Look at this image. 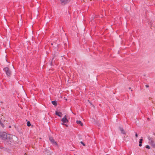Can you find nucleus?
I'll return each mask as SVG.
<instances>
[{
  "mask_svg": "<svg viewBox=\"0 0 155 155\" xmlns=\"http://www.w3.org/2000/svg\"><path fill=\"white\" fill-rule=\"evenodd\" d=\"M49 140L50 141H51L53 143L55 144L56 145H57V142L54 140L52 137H50L49 138Z\"/></svg>",
  "mask_w": 155,
  "mask_h": 155,
  "instance_id": "nucleus-5",
  "label": "nucleus"
},
{
  "mask_svg": "<svg viewBox=\"0 0 155 155\" xmlns=\"http://www.w3.org/2000/svg\"><path fill=\"white\" fill-rule=\"evenodd\" d=\"M12 135L9 134H7L5 132H0V138L5 140L9 144H11L13 142Z\"/></svg>",
  "mask_w": 155,
  "mask_h": 155,
  "instance_id": "nucleus-1",
  "label": "nucleus"
},
{
  "mask_svg": "<svg viewBox=\"0 0 155 155\" xmlns=\"http://www.w3.org/2000/svg\"><path fill=\"white\" fill-rule=\"evenodd\" d=\"M0 124H1L2 126L3 125V124L2 123L1 120H0Z\"/></svg>",
  "mask_w": 155,
  "mask_h": 155,
  "instance_id": "nucleus-17",
  "label": "nucleus"
},
{
  "mask_svg": "<svg viewBox=\"0 0 155 155\" xmlns=\"http://www.w3.org/2000/svg\"><path fill=\"white\" fill-rule=\"evenodd\" d=\"M4 71H5L6 75L9 76L11 75V71L9 70V68H3Z\"/></svg>",
  "mask_w": 155,
  "mask_h": 155,
  "instance_id": "nucleus-3",
  "label": "nucleus"
},
{
  "mask_svg": "<svg viewBox=\"0 0 155 155\" xmlns=\"http://www.w3.org/2000/svg\"><path fill=\"white\" fill-rule=\"evenodd\" d=\"M62 124L64 125H65L67 127L68 126V125H66V124Z\"/></svg>",
  "mask_w": 155,
  "mask_h": 155,
  "instance_id": "nucleus-21",
  "label": "nucleus"
},
{
  "mask_svg": "<svg viewBox=\"0 0 155 155\" xmlns=\"http://www.w3.org/2000/svg\"><path fill=\"white\" fill-rule=\"evenodd\" d=\"M52 104L54 105H57V103L55 101H52L51 102Z\"/></svg>",
  "mask_w": 155,
  "mask_h": 155,
  "instance_id": "nucleus-12",
  "label": "nucleus"
},
{
  "mask_svg": "<svg viewBox=\"0 0 155 155\" xmlns=\"http://www.w3.org/2000/svg\"><path fill=\"white\" fill-rule=\"evenodd\" d=\"M27 125L28 127H30L31 125V124L30 121H28L27 122Z\"/></svg>",
  "mask_w": 155,
  "mask_h": 155,
  "instance_id": "nucleus-14",
  "label": "nucleus"
},
{
  "mask_svg": "<svg viewBox=\"0 0 155 155\" xmlns=\"http://www.w3.org/2000/svg\"><path fill=\"white\" fill-rule=\"evenodd\" d=\"M55 114L59 117H61L62 115V113L61 112H58L57 111L55 112Z\"/></svg>",
  "mask_w": 155,
  "mask_h": 155,
  "instance_id": "nucleus-7",
  "label": "nucleus"
},
{
  "mask_svg": "<svg viewBox=\"0 0 155 155\" xmlns=\"http://www.w3.org/2000/svg\"><path fill=\"white\" fill-rule=\"evenodd\" d=\"M81 144H83L84 146H85V144H84V143L82 141H81Z\"/></svg>",
  "mask_w": 155,
  "mask_h": 155,
  "instance_id": "nucleus-16",
  "label": "nucleus"
},
{
  "mask_svg": "<svg viewBox=\"0 0 155 155\" xmlns=\"http://www.w3.org/2000/svg\"><path fill=\"white\" fill-rule=\"evenodd\" d=\"M50 64L51 65V66H52V62L50 63Z\"/></svg>",
  "mask_w": 155,
  "mask_h": 155,
  "instance_id": "nucleus-23",
  "label": "nucleus"
},
{
  "mask_svg": "<svg viewBox=\"0 0 155 155\" xmlns=\"http://www.w3.org/2000/svg\"><path fill=\"white\" fill-rule=\"evenodd\" d=\"M146 148H147L148 149H150V147L149 145H147V146H146Z\"/></svg>",
  "mask_w": 155,
  "mask_h": 155,
  "instance_id": "nucleus-15",
  "label": "nucleus"
},
{
  "mask_svg": "<svg viewBox=\"0 0 155 155\" xmlns=\"http://www.w3.org/2000/svg\"><path fill=\"white\" fill-rule=\"evenodd\" d=\"M9 128H10V127H11V126H9Z\"/></svg>",
  "mask_w": 155,
  "mask_h": 155,
  "instance_id": "nucleus-25",
  "label": "nucleus"
},
{
  "mask_svg": "<svg viewBox=\"0 0 155 155\" xmlns=\"http://www.w3.org/2000/svg\"><path fill=\"white\" fill-rule=\"evenodd\" d=\"M154 155H155V154Z\"/></svg>",
  "mask_w": 155,
  "mask_h": 155,
  "instance_id": "nucleus-26",
  "label": "nucleus"
},
{
  "mask_svg": "<svg viewBox=\"0 0 155 155\" xmlns=\"http://www.w3.org/2000/svg\"><path fill=\"white\" fill-rule=\"evenodd\" d=\"M129 89H131V87H129Z\"/></svg>",
  "mask_w": 155,
  "mask_h": 155,
  "instance_id": "nucleus-24",
  "label": "nucleus"
},
{
  "mask_svg": "<svg viewBox=\"0 0 155 155\" xmlns=\"http://www.w3.org/2000/svg\"><path fill=\"white\" fill-rule=\"evenodd\" d=\"M61 120L63 123H66L68 121V120L67 118H63Z\"/></svg>",
  "mask_w": 155,
  "mask_h": 155,
  "instance_id": "nucleus-6",
  "label": "nucleus"
},
{
  "mask_svg": "<svg viewBox=\"0 0 155 155\" xmlns=\"http://www.w3.org/2000/svg\"><path fill=\"white\" fill-rule=\"evenodd\" d=\"M0 148H1V149H3V150L5 151H6L7 150V148H5V147H0Z\"/></svg>",
  "mask_w": 155,
  "mask_h": 155,
  "instance_id": "nucleus-13",
  "label": "nucleus"
},
{
  "mask_svg": "<svg viewBox=\"0 0 155 155\" xmlns=\"http://www.w3.org/2000/svg\"><path fill=\"white\" fill-rule=\"evenodd\" d=\"M135 136L136 137H138V135L137 133H136Z\"/></svg>",
  "mask_w": 155,
  "mask_h": 155,
  "instance_id": "nucleus-18",
  "label": "nucleus"
},
{
  "mask_svg": "<svg viewBox=\"0 0 155 155\" xmlns=\"http://www.w3.org/2000/svg\"><path fill=\"white\" fill-rule=\"evenodd\" d=\"M70 0H60L61 4L62 5H64L68 3Z\"/></svg>",
  "mask_w": 155,
  "mask_h": 155,
  "instance_id": "nucleus-4",
  "label": "nucleus"
},
{
  "mask_svg": "<svg viewBox=\"0 0 155 155\" xmlns=\"http://www.w3.org/2000/svg\"><path fill=\"white\" fill-rule=\"evenodd\" d=\"M143 139H140L139 143V146L140 147H141L142 145V142L143 141Z\"/></svg>",
  "mask_w": 155,
  "mask_h": 155,
  "instance_id": "nucleus-11",
  "label": "nucleus"
},
{
  "mask_svg": "<svg viewBox=\"0 0 155 155\" xmlns=\"http://www.w3.org/2000/svg\"><path fill=\"white\" fill-rule=\"evenodd\" d=\"M63 118H67V116H66V115H65V116H64V117Z\"/></svg>",
  "mask_w": 155,
  "mask_h": 155,
  "instance_id": "nucleus-20",
  "label": "nucleus"
},
{
  "mask_svg": "<svg viewBox=\"0 0 155 155\" xmlns=\"http://www.w3.org/2000/svg\"><path fill=\"white\" fill-rule=\"evenodd\" d=\"M148 138L149 141V144L153 147L155 148V142L154 140L149 136L148 137Z\"/></svg>",
  "mask_w": 155,
  "mask_h": 155,
  "instance_id": "nucleus-2",
  "label": "nucleus"
},
{
  "mask_svg": "<svg viewBox=\"0 0 155 155\" xmlns=\"http://www.w3.org/2000/svg\"><path fill=\"white\" fill-rule=\"evenodd\" d=\"M76 123L78 124H80L81 126H83V123H82L81 121L80 120H77L76 121Z\"/></svg>",
  "mask_w": 155,
  "mask_h": 155,
  "instance_id": "nucleus-9",
  "label": "nucleus"
},
{
  "mask_svg": "<svg viewBox=\"0 0 155 155\" xmlns=\"http://www.w3.org/2000/svg\"><path fill=\"white\" fill-rule=\"evenodd\" d=\"M145 87H149V86L148 85H145Z\"/></svg>",
  "mask_w": 155,
  "mask_h": 155,
  "instance_id": "nucleus-19",
  "label": "nucleus"
},
{
  "mask_svg": "<svg viewBox=\"0 0 155 155\" xmlns=\"http://www.w3.org/2000/svg\"><path fill=\"white\" fill-rule=\"evenodd\" d=\"M9 67L13 68H14V66L11 63H9V65H8V66L5 67V68H9Z\"/></svg>",
  "mask_w": 155,
  "mask_h": 155,
  "instance_id": "nucleus-10",
  "label": "nucleus"
},
{
  "mask_svg": "<svg viewBox=\"0 0 155 155\" xmlns=\"http://www.w3.org/2000/svg\"><path fill=\"white\" fill-rule=\"evenodd\" d=\"M119 128L120 130L121 131V132L122 134H125V131L121 127H119Z\"/></svg>",
  "mask_w": 155,
  "mask_h": 155,
  "instance_id": "nucleus-8",
  "label": "nucleus"
},
{
  "mask_svg": "<svg viewBox=\"0 0 155 155\" xmlns=\"http://www.w3.org/2000/svg\"><path fill=\"white\" fill-rule=\"evenodd\" d=\"M153 135H155V133H153Z\"/></svg>",
  "mask_w": 155,
  "mask_h": 155,
  "instance_id": "nucleus-22",
  "label": "nucleus"
}]
</instances>
